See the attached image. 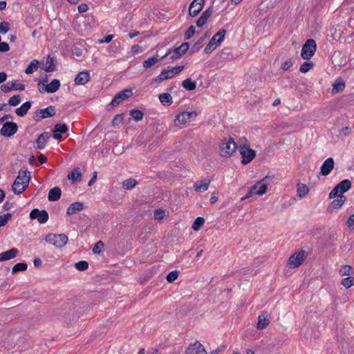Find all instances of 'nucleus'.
I'll return each mask as SVG.
<instances>
[{"label": "nucleus", "mask_w": 354, "mask_h": 354, "mask_svg": "<svg viewBox=\"0 0 354 354\" xmlns=\"http://www.w3.org/2000/svg\"><path fill=\"white\" fill-rule=\"evenodd\" d=\"M351 181L348 179H344L339 183L329 193L328 198L330 199L335 198L339 194L344 195L351 187Z\"/></svg>", "instance_id": "nucleus-4"}, {"label": "nucleus", "mask_w": 354, "mask_h": 354, "mask_svg": "<svg viewBox=\"0 0 354 354\" xmlns=\"http://www.w3.org/2000/svg\"><path fill=\"white\" fill-rule=\"evenodd\" d=\"M293 65L292 59L286 60L282 65L281 68L283 71H288Z\"/></svg>", "instance_id": "nucleus-58"}, {"label": "nucleus", "mask_w": 354, "mask_h": 354, "mask_svg": "<svg viewBox=\"0 0 354 354\" xmlns=\"http://www.w3.org/2000/svg\"><path fill=\"white\" fill-rule=\"evenodd\" d=\"M51 137L49 132H43L41 133L36 140V147L39 149H42L45 147L47 141Z\"/></svg>", "instance_id": "nucleus-18"}, {"label": "nucleus", "mask_w": 354, "mask_h": 354, "mask_svg": "<svg viewBox=\"0 0 354 354\" xmlns=\"http://www.w3.org/2000/svg\"><path fill=\"white\" fill-rule=\"evenodd\" d=\"M309 192V188L303 183H298L297 185V194L299 198H303L306 197Z\"/></svg>", "instance_id": "nucleus-28"}, {"label": "nucleus", "mask_w": 354, "mask_h": 354, "mask_svg": "<svg viewBox=\"0 0 354 354\" xmlns=\"http://www.w3.org/2000/svg\"><path fill=\"white\" fill-rule=\"evenodd\" d=\"M197 113L195 111H183L176 115L175 121H178L180 124H185L191 120L196 118Z\"/></svg>", "instance_id": "nucleus-12"}, {"label": "nucleus", "mask_w": 354, "mask_h": 354, "mask_svg": "<svg viewBox=\"0 0 354 354\" xmlns=\"http://www.w3.org/2000/svg\"><path fill=\"white\" fill-rule=\"evenodd\" d=\"M158 98L160 102L165 106H169L172 104V97L168 93H164L159 95Z\"/></svg>", "instance_id": "nucleus-29"}, {"label": "nucleus", "mask_w": 354, "mask_h": 354, "mask_svg": "<svg viewBox=\"0 0 354 354\" xmlns=\"http://www.w3.org/2000/svg\"><path fill=\"white\" fill-rule=\"evenodd\" d=\"M205 0H194L189 8V14L192 17H195L202 10Z\"/></svg>", "instance_id": "nucleus-15"}, {"label": "nucleus", "mask_w": 354, "mask_h": 354, "mask_svg": "<svg viewBox=\"0 0 354 354\" xmlns=\"http://www.w3.org/2000/svg\"><path fill=\"white\" fill-rule=\"evenodd\" d=\"M62 194L61 189L59 187H55L50 189L48 192V201H58Z\"/></svg>", "instance_id": "nucleus-26"}, {"label": "nucleus", "mask_w": 354, "mask_h": 354, "mask_svg": "<svg viewBox=\"0 0 354 354\" xmlns=\"http://www.w3.org/2000/svg\"><path fill=\"white\" fill-rule=\"evenodd\" d=\"M1 90L4 93H8L13 90V85H12V82H7L1 86Z\"/></svg>", "instance_id": "nucleus-54"}, {"label": "nucleus", "mask_w": 354, "mask_h": 354, "mask_svg": "<svg viewBox=\"0 0 354 354\" xmlns=\"http://www.w3.org/2000/svg\"><path fill=\"white\" fill-rule=\"evenodd\" d=\"M138 185V181L134 178H128L123 181L122 186L128 190H131Z\"/></svg>", "instance_id": "nucleus-34"}, {"label": "nucleus", "mask_w": 354, "mask_h": 354, "mask_svg": "<svg viewBox=\"0 0 354 354\" xmlns=\"http://www.w3.org/2000/svg\"><path fill=\"white\" fill-rule=\"evenodd\" d=\"M21 102V97L19 95H15L11 97L8 100V104L10 106H17Z\"/></svg>", "instance_id": "nucleus-50"}, {"label": "nucleus", "mask_w": 354, "mask_h": 354, "mask_svg": "<svg viewBox=\"0 0 354 354\" xmlns=\"http://www.w3.org/2000/svg\"><path fill=\"white\" fill-rule=\"evenodd\" d=\"M212 7H209L205 11L203 12L201 17H202L205 20L207 21L208 19L212 16Z\"/></svg>", "instance_id": "nucleus-56"}, {"label": "nucleus", "mask_w": 354, "mask_h": 354, "mask_svg": "<svg viewBox=\"0 0 354 354\" xmlns=\"http://www.w3.org/2000/svg\"><path fill=\"white\" fill-rule=\"evenodd\" d=\"M27 268L28 266L26 263H18L12 267V272L15 273L19 271H26Z\"/></svg>", "instance_id": "nucleus-45"}, {"label": "nucleus", "mask_w": 354, "mask_h": 354, "mask_svg": "<svg viewBox=\"0 0 354 354\" xmlns=\"http://www.w3.org/2000/svg\"><path fill=\"white\" fill-rule=\"evenodd\" d=\"M237 148L236 143L232 138H225L220 145V153L223 157H230Z\"/></svg>", "instance_id": "nucleus-3"}, {"label": "nucleus", "mask_w": 354, "mask_h": 354, "mask_svg": "<svg viewBox=\"0 0 354 354\" xmlns=\"http://www.w3.org/2000/svg\"><path fill=\"white\" fill-rule=\"evenodd\" d=\"M205 40V37H201L193 46L191 48V50H190V53H194L197 51H198L201 47H202V44L203 42V41Z\"/></svg>", "instance_id": "nucleus-43"}, {"label": "nucleus", "mask_w": 354, "mask_h": 354, "mask_svg": "<svg viewBox=\"0 0 354 354\" xmlns=\"http://www.w3.org/2000/svg\"><path fill=\"white\" fill-rule=\"evenodd\" d=\"M12 85H13V90L24 91L25 89V85L21 83L12 82Z\"/></svg>", "instance_id": "nucleus-60"}, {"label": "nucleus", "mask_w": 354, "mask_h": 354, "mask_svg": "<svg viewBox=\"0 0 354 354\" xmlns=\"http://www.w3.org/2000/svg\"><path fill=\"white\" fill-rule=\"evenodd\" d=\"M346 201V198L344 195L339 194V196H337L330 203L328 209H338L342 207Z\"/></svg>", "instance_id": "nucleus-22"}, {"label": "nucleus", "mask_w": 354, "mask_h": 354, "mask_svg": "<svg viewBox=\"0 0 354 354\" xmlns=\"http://www.w3.org/2000/svg\"><path fill=\"white\" fill-rule=\"evenodd\" d=\"M184 66H180L174 67L171 70L173 71L174 75H175L180 73L184 69Z\"/></svg>", "instance_id": "nucleus-63"}, {"label": "nucleus", "mask_w": 354, "mask_h": 354, "mask_svg": "<svg viewBox=\"0 0 354 354\" xmlns=\"http://www.w3.org/2000/svg\"><path fill=\"white\" fill-rule=\"evenodd\" d=\"M334 160L333 158H328L322 164L320 168V174L328 176L334 168Z\"/></svg>", "instance_id": "nucleus-17"}, {"label": "nucleus", "mask_w": 354, "mask_h": 354, "mask_svg": "<svg viewBox=\"0 0 354 354\" xmlns=\"http://www.w3.org/2000/svg\"><path fill=\"white\" fill-rule=\"evenodd\" d=\"M165 216V212L161 209H156L154 212V218L160 220Z\"/></svg>", "instance_id": "nucleus-59"}, {"label": "nucleus", "mask_w": 354, "mask_h": 354, "mask_svg": "<svg viewBox=\"0 0 354 354\" xmlns=\"http://www.w3.org/2000/svg\"><path fill=\"white\" fill-rule=\"evenodd\" d=\"M31 107V102L30 101L26 102L21 105L19 108L15 109V113L20 117L25 116L28 110Z\"/></svg>", "instance_id": "nucleus-27"}, {"label": "nucleus", "mask_w": 354, "mask_h": 354, "mask_svg": "<svg viewBox=\"0 0 354 354\" xmlns=\"http://www.w3.org/2000/svg\"><path fill=\"white\" fill-rule=\"evenodd\" d=\"M353 268L349 265H345L342 266L341 269L339 270V274L341 276H348L351 274H353Z\"/></svg>", "instance_id": "nucleus-40"}, {"label": "nucleus", "mask_w": 354, "mask_h": 354, "mask_svg": "<svg viewBox=\"0 0 354 354\" xmlns=\"http://www.w3.org/2000/svg\"><path fill=\"white\" fill-rule=\"evenodd\" d=\"M189 43H183L180 46L175 48L174 50L169 49L167 53L161 57V59H163L167 55L171 53V59H177L180 58L189 49Z\"/></svg>", "instance_id": "nucleus-8"}, {"label": "nucleus", "mask_w": 354, "mask_h": 354, "mask_svg": "<svg viewBox=\"0 0 354 354\" xmlns=\"http://www.w3.org/2000/svg\"><path fill=\"white\" fill-rule=\"evenodd\" d=\"M81 172L79 170V168L74 169L71 173L68 174V180H71L72 181L75 180H80L81 179Z\"/></svg>", "instance_id": "nucleus-36"}, {"label": "nucleus", "mask_w": 354, "mask_h": 354, "mask_svg": "<svg viewBox=\"0 0 354 354\" xmlns=\"http://www.w3.org/2000/svg\"><path fill=\"white\" fill-rule=\"evenodd\" d=\"M206 20H205L202 17H200L196 21V26L198 28H201L206 24Z\"/></svg>", "instance_id": "nucleus-62"}, {"label": "nucleus", "mask_w": 354, "mask_h": 354, "mask_svg": "<svg viewBox=\"0 0 354 354\" xmlns=\"http://www.w3.org/2000/svg\"><path fill=\"white\" fill-rule=\"evenodd\" d=\"M219 44L215 42V39H210L204 49L205 54L211 53Z\"/></svg>", "instance_id": "nucleus-37"}, {"label": "nucleus", "mask_w": 354, "mask_h": 354, "mask_svg": "<svg viewBox=\"0 0 354 354\" xmlns=\"http://www.w3.org/2000/svg\"><path fill=\"white\" fill-rule=\"evenodd\" d=\"M345 88V83L344 80L341 78H339L336 80V82L333 84V93H337L344 90Z\"/></svg>", "instance_id": "nucleus-30"}, {"label": "nucleus", "mask_w": 354, "mask_h": 354, "mask_svg": "<svg viewBox=\"0 0 354 354\" xmlns=\"http://www.w3.org/2000/svg\"><path fill=\"white\" fill-rule=\"evenodd\" d=\"M10 29L9 24L6 21H3L0 24V32L2 34L6 33Z\"/></svg>", "instance_id": "nucleus-57"}, {"label": "nucleus", "mask_w": 354, "mask_h": 354, "mask_svg": "<svg viewBox=\"0 0 354 354\" xmlns=\"http://www.w3.org/2000/svg\"><path fill=\"white\" fill-rule=\"evenodd\" d=\"M239 143V150L242 158L241 162L243 165H247L255 158L256 152L250 149V143L246 138H241Z\"/></svg>", "instance_id": "nucleus-2"}, {"label": "nucleus", "mask_w": 354, "mask_h": 354, "mask_svg": "<svg viewBox=\"0 0 354 354\" xmlns=\"http://www.w3.org/2000/svg\"><path fill=\"white\" fill-rule=\"evenodd\" d=\"M19 254L17 248H13L9 250L0 253V261H5L15 258Z\"/></svg>", "instance_id": "nucleus-19"}, {"label": "nucleus", "mask_w": 354, "mask_h": 354, "mask_svg": "<svg viewBox=\"0 0 354 354\" xmlns=\"http://www.w3.org/2000/svg\"><path fill=\"white\" fill-rule=\"evenodd\" d=\"M84 208V204L81 202H75L67 208V215H72L77 212H80Z\"/></svg>", "instance_id": "nucleus-25"}, {"label": "nucleus", "mask_w": 354, "mask_h": 354, "mask_svg": "<svg viewBox=\"0 0 354 354\" xmlns=\"http://www.w3.org/2000/svg\"><path fill=\"white\" fill-rule=\"evenodd\" d=\"M205 219L203 217H198L194 221L192 225V229L195 231L200 230V228L204 225Z\"/></svg>", "instance_id": "nucleus-42"}, {"label": "nucleus", "mask_w": 354, "mask_h": 354, "mask_svg": "<svg viewBox=\"0 0 354 354\" xmlns=\"http://www.w3.org/2000/svg\"><path fill=\"white\" fill-rule=\"evenodd\" d=\"M317 44L314 39H308L302 46L301 56L304 59H310L315 54Z\"/></svg>", "instance_id": "nucleus-5"}, {"label": "nucleus", "mask_w": 354, "mask_h": 354, "mask_svg": "<svg viewBox=\"0 0 354 354\" xmlns=\"http://www.w3.org/2000/svg\"><path fill=\"white\" fill-rule=\"evenodd\" d=\"M225 34L226 30L225 29H221L212 37L211 39H215V42L220 45L224 40Z\"/></svg>", "instance_id": "nucleus-33"}, {"label": "nucleus", "mask_w": 354, "mask_h": 354, "mask_svg": "<svg viewBox=\"0 0 354 354\" xmlns=\"http://www.w3.org/2000/svg\"><path fill=\"white\" fill-rule=\"evenodd\" d=\"M211 180L205 178L203 180H198L194 185V189L198 192H204L207 190L210 184Z\"/></svg>", "instance_id": "nucleus-24"}, {"label": "nucleus", "mask_w": 354, "mask_h": 354, "mask_svg": "<svg viewBox=\"0 0 354 354\" xmlns=\"http://www.w3.org/2000/svg\"><path fill=\"white\" fill-rule=\"evenodd\" d=\"M90 80V74L87 71L80 72L75 77L74 82L77 85H84Z\"/></svg>", "instance_id": "nucleus-20"}, {"label": "nucleus", "mask_w": 354, "mask_h": 354, "mask_svg": "<svg viewBox=\"0 0 354 354\" xmlns=\"http://www.w3.org/2000/svg\"><path fill=\"white\" fill-rule=\"evenodd\" d=\"M185 353L186 354H207L204 346L199 342L190 344Z\"/></svg>", "instance_id": "nucleus-16"}, {"label": "nucleus", "mask_w": 354, "mask_h": 354, "mask_svg": "<svg viewBox=\"0 0 354 354\" xmlns=\"http://www.w3.org/2000/svg\"><path fill=\"white\" fill-rule=\"evenodd\" d=\"M30 178V173L27 171L20 170L12 185V190L15 194H20L28 187Z\"/></svg>", "instance_id": "nucleus-1"}, {"label": "nucleus", "mask_w": 354, "mask_h": 354, "mask_svg": "<svg viewBox=\"0 0 354 354\" xmlns=\"http://www.w3.org/2000/svg\"><path fill=\"white\" fill-rule=\"evenodd\" d=\"M123 120V113L116 115L112 120V125L114 127H119Z\"/></svg>", "instance_id": "nucleus-49"}, {"label": "nucleus", "mask_w": 354, "mask_h": 354, "mask_svg": "<svg viewBox=\"0 0 354 354\" xmlns=\"http://www.w3.org/2000/svg\"><path fill=\"white\" fill-rule=\"evenodd\" d=\"M129 115L136 120L140 121L142 120L144 113L139 109H133L130 111Z\"/></svg>", "instance_id": "nucleus-39"}, {"label": "nucleus", "mask_w": 354, "mask_h": 354, "mask_svg": "<svg viewBox=\"0 0 354 354\" xmlns=\"http://www.w3.org/2000/svg\"><path fill=\"white\" fill-rule=\"evenodd\" d=\"M68 131V127L66 124H56L53 129V133H65Z\"/></svg>", "instance_id": "nucleus-41"}, {"label": "nucleus", "mask_w": 354, "mask_h": 354, "mask_svg": "<svg viewBox=\"0 0 354 354\" xmlns=\"http://www.w3.org/2000/svg\"><path fill=\"white\" fill-rule=\"evenodd\" d=\"M346 225L350 230H354V214L348 217Z\"/></svg>", "instance_id": "nucleus-55"}, {"label": "nucleus", "mask_w": 354, "mask_h": 354, "mask_svg": "<svg viewBox=\"0 0 354 354\" xmlns=\"http://www.w3.org/2000/svg\"><path fill=\"white\" fill-rule=\"evenodd\" d=\"M75 267L80 271H84L88 268V263L86 261H80L75 263Z\"/></svg>", "instance_id": "nucleus-48"}, {"label": "nucleus", "mask_w": 354, "mask_h": 354, "mask_svg": "<svg viewBox=\"0 0 354 354\" xmlns=\"http://www.w3.org/2000/svg\"><path fill=\"white\" fill-rule=\"evenodd\" d=\"M104 247V243L102 241H97L93 248V252L94 254H100L101 252V249Z\"/></svg>", "instance_id": "nucleus-53"}, {"label": "nucleus", "mask_w": 354, "mask_h": 354, "mask_svg": "<svg viewBox=\"0 0 354 354\" xmlns=\"http://www.w3.org/2000/svg\"><path fill=\"white\" fill-rule=\"evenodd\" d=\"M313 67L312 62H304L299 68V71L303 73L308 72Z\"/></svg>", "instance_id": "nucleus-44"}, {"label": "nucleus", "mask_w": 354, "mask_h": 354, "mask_svg": "<svg viewBox=\"0 0 354 354\" xmlns=\"http://www.w3.org/2000/svg\"><path fill=\"white\" fill-rule=\"evenodd\" d=\"M272 177L266 176L261 180L258 181L255 185L252 186L250 189L255 193L256 195L262 196L268 189V185Z\"/></svg>", "instance_id": "nucleus-9"}, {"label": "nucleus", "mask_w": 354, "mask_h": 354, "mask_svg": "<svg viewBox=\"0 0 354 354\" xmlns=\"http://www.w3.org/2000/svg\"><path fill=\"white\" fill-rule=\"evenodd\" d=\"M10 50L9 45L6 42L0 41V52L5 53Z\"/></svg>", "instance_id": "nucleus-61"}, {"label": "nucleus", "mask_w": 354, "mask_h": 354, "mask_svg": "<svg viewBox=\"0 0 354 354\" xmlns=\"http://www.w3.org/2000/svg\"><path fill=\"white\" fill-rule=\"evenodd\" d=\"M39 65V62L37 59H33L28 67L25 70V73L26 74H31L34 71L37 70Z\"/></svg>", "instance_id": "nucleus-38"}, {"label": "nucleus", "mask_w": 354, "mask_h": 354, "mask_svg": "<svg viewBox=\"0 0 354 354\" xmlns=\"http://www.w3.org/2000/svg\"><path fill=\"white\" fill-rule=\"evenodd\" d=\"M159 60H162L161 57L158 58V56L156 57H151L148 58L147 60H145L143 62V67L146 69L151 68L154 64H156Z\"/></svg>", "instance_id": "nucleus-35"}, {"label": "nucleus", "mask_w": 354, "mask_h": 354, "mask_svg": "<svg viewBox=\"0 0 354 354\" xmlns=\"http://www.w3.org/2000/svg\"><path fill=\"white\" fill-rule=\"evenodd\" d=\"M18 130V126L15 122H6L1 129L0 133L4 137H11Z\"/></svg>", "instance_id": "nucleus-11"}, {"label": "nucleus", "mask_w": 354, "mask_h": 354, "mask_svg": "<svg viewBox=\"0 0 354 354\" xmlns=\"http://www.w3.org/2000/svg\"><path fill=\"white\" fill-rule=\"evenodd\" d=\"M169 77L167 76L165 70H162L160 74L152 80L153 83H160L166 80H168Z\"/></svg>", "instance_id": "nucleus-47"}, {"label": "nucleus", "mask_w": 354, "mask_h": 354, "mask_svg": "<svg viewBox=\"0 0 354 354\" xmlns=\"http://www.w3.org/2000/svg\"><path fill=\"white\" fill-rule=\"evenodd\" d=\"M54 62V58L48 55L47 57L46 66L44 68L46 72L50 73L56 70Z\"/></svg>", "instance_id": "nucleus-32"}, {"label": "nucleus", "mask_w": 354, "mask_h": 354, "mask_svg": "<svg viewBox=\"0 0 354 354\" xmlns=\"http://www.w3.org/2000/svg\"><path fill=\"white\" fill-rule=\"evenodd\" d=\"M178 276V271L174 270L170 272L166 277L167 281L169 283L174 281Z\"/></svg>", "instance_id": "nucleus-51"}, {"label": "nucleus", "mask_w": 354, "mask_h": 354, "mask_svg": "<svg viewBox=\"0 0 354 354\" xmlns=\"http://www.w3.org/2000/svg\"><path fill=\"white\" fill-rule=\"evenodd\" d=\"M30 218L37 219L39 223H45L48 220V214L46 210L35 208L30 212Z\"/></svg>", "instance_id": "nucleus-13"}, {"label": "nucleus", "mask_w": 354, "mask_h": 354, "mask_svg": "<svg viewBox=\"0 0 354 354\" xmlns=\"http://www.w3.org/2000/svg\"><path fill=\"white\" fill-rule=\"evenodd\" d=\"M182 86L187 91H192L196 88V84L195 82L192 81L191 79L187 78L183 81Z\"/></svg>", "instance_id": "nucleus-31"}, {"label": "nucleus", "mask_w": 354, "mask_h": 354, "mask_svg": "<svg viewBox=\"0 0 354 354\" xmlns=\"http://www.w3.org/2000/svg\"><path fill=\"white\" fill-rule=\"evenodd\" d=\"M341 283L346 288H348L354 285V277H345V278L342 279Z\"/></svg>", "instance_id": "nucleus-46"}, {"label": "nucleus", "mask_w": 354, "mask_h": 354, "mask_svg": "<svg viewBox=\"0 0 354 354\" xmlns=\"http://www.w3.org/2000/svg\"><path fill=\"white\" fill-rule=\"evenodd\" d=\"M194 33H195V27L194 26H189L185 33V39H191L194 36Z\"/></svg>", "instance_id": "nucleus-52"}, {"label": "nucleus", "mask_w": 354, "mask_h": 354, "mask_svg": "<svg viewBox=\"0 0 354 354\" xmlns=\"http://www.w3.org/2000/svg\"><path fill=\"white\" fill-rule=\"evenodd\" d=\"M132 95H133L132 90L129 89V88H125V89L117 93L115 95V96L113 97L112 101L108 104V106H107L108 109H109V107L113 108L114 106L119 105L123 101L131 97Z\"/></svg>", "instance_id": "nucleus-7"}, {"label": "nucleus", "mask_w": 354, "mask_h": 354, "mask_svg": "<svg viewBox=\"0 0 354 354\" xmlns=\"http://www.w3.org/2000/svg\"><path fill=\"white\" fill-rule=\"evenodd\" d=\"M270 324V319H268V314L267 312H263L258 317V322L257 324V328L262 330L266 328Z\"/></svg>", "instance_id": "nucleus-21"}, {"label": "nucleus", "mask_w": 354, "mask_h": 354, "mask_svg": "<svg viewBox=\"0 0 354 354\" xmlns=\"http://www.w3.org/2000/svg\"><path fill=\"white\" fill-rule=\"evenodd\" d=\"M60 86V82L59 80L54 79L49 84L45 85L44 87H41L40 84H38V89L42 93L44 91L53 93L56 92Z\"/></svg>", "instance_id": "nucleus-14"}, {"label": "nucleus", "mask_w": 354, "mask_h": 354, "mask_svg": "<svg viewBox=\"0 0 354 354\" xmlns=\"http://www.w3.org/2000/svg\"><path fill=\"white\" fill-rule=\"evenodd\" d=\"M305 254L306 252L304 250H300L292 254L288 259V265L291 268H295L301 265L306 257Z\"/></svg>", "instance_id": "nucleus-10"}, {"label": "nucleus", "mask_w": 354, "mask_h": 354, "mask_svg": "<svg viewBox=\"0 0 354 354\" xmlns=\"http://www.w3.org/2000/svg\"><path fill=\"white\" fill-rule=\"evenodd\" d=\"M37 113L41 114L39 119H37V120L52 117L55 115V107L54 106H49L46 109L37 110Z\"/></svg>", "instance_id": "nucleus-23"}, {"label": "nucleus", "mask_w": 354, "mask_h": 354, "mask_svg": "<svg viewBox=\"0 0 354 354\" xmlns=\"http://www.w3.org/2000/svg\"><path fill=\"white\" fill-rule=\"evenodd\" d=\"M88 10V6L86 3H82L78 6V11L81 13L85 12Z\"/></svg>", "instance_id": "nucleus-64"}, {"label": "nucleus", "mask_w": 354, "mask_h": 354, "mask_svg": "<svg viewBox=\"0 0 354 354\" xmlns=\"http://www.w3.org/2000/svg\"><path fill=\"white\" fill-rule=\"evenodd\" d=\"M45 241L57 248H62L66 244L68 236L64 234H48L46 236Z\"/></svg>", "instance_id": "nucleus-6"}]
</instances>
